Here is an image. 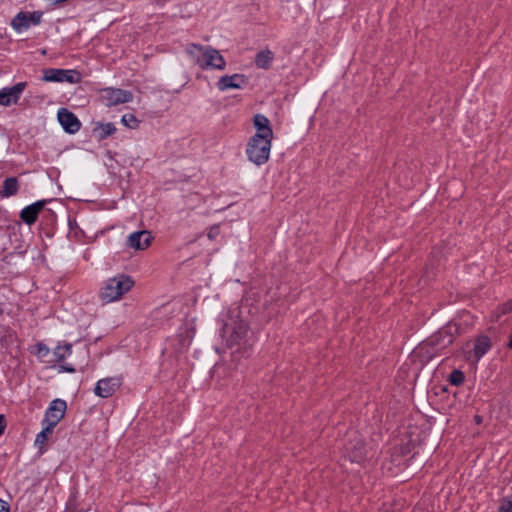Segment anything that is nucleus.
<instances>
[{
    "instance_id": "f257e3e1",
    "label": "nucleus",
    "mask_w": 512,
    "mask_h": 512,
    "mask_svg": "<svg viewBox=\"0 0 512 512\" xmlns=\"http://www.w3.org/2000/svg\"><path fill=\"white\" fill-rule=\"evenodd\" d=\"M195 65L202 70H224L226 61L218 50L210 46L190 43L185 48Z\"/></svg>"
},
{
    "instance_id": "f03ea898",
    "label": "nucleus",
    "mask_w": 512,
    "mask_h": 512,
    "mask_svg": "<svg viewBox=\"0 0 512 512\" xmlns=\"http://www.w3.org/2000/svg\"><path fill=\"white\" fill-rule=\"evenodd\" d=\"M134 286L133 279L125 274H118L107 279L100 291L99 298L103 303H111L120 300Z\"/></svg>"
},
{
    "instance_id": "7ed1b4c3",
    "label": "nucleus",
    "mask_w": 512,
    "mask_h": 512,
    "mask_svg": "<svg viewBox=\"0 0 512 512\" xmlns=\"http://www.w3.org/2000/svg\"><path fill=\"white\" fill-rule=\"evenodd\" d=\"M272 139L260 134H254L248 141L246 155L257 166L265 164L270 156Z\"/></svg>"
},
{
    "instance_id": "20e7f679",
    "label": "nucleus",
    "mask_w": 512,
    "mask_h": 512,
    "mask_svg": "<svg viewBox=\"0 0 512 512\" xmlns=\"http://www.w3.org/2000/svg\"><path fill=\"white\" fill-rule=\"evenodd\" d=\"M248 332L247 323L239 320L233 323H225L222 327L221 335L229 348L234 346L246 348L249 345Z\"/></svg>"
},
{
    "instance_id": "39448f33",
    "label": "nucleus",
    "mask_w": 512,
    "mask_h": 512,
    "mask_svg": "<svg viewBox=\"0 0 512 512\" xmlns=\"http://www.w3.org/2000/svg\"><path fill=\"white\" fill-rule=\"evenodd\" d=\"M43 12L42 11H33V12H24L20 11L17 13L13 19L11 20V27L18 33H21L31 26L39 25L42 21Z\"/></svg>"
},
{
    "instance_id": "423d86ee",
    "label": "nucleus",
    "mask_w": 512,
    "mask_h": 512,
    "mask_svg": "<svg viewBox=\"0 0 512 512\" xmlns=\"http://www.w3.org/2000/svg\"><path fill=\"white\" fill-rule=\"evenodd\" d=\"M45 82H67L77 84L81 81V74L72 69L48 68L43 71Z\"/></svg>"
},
{
    "instance_id": "0eeeda50",
    "label": "nucleus",
    "mask_w": 512,
    "mask_h": 512,
    "mask_svg": "<svg viewBox=\"0 0 512 512\" xmlns=\"http://www.w3.org/2000/svg\"><path fill=\"white\" fill-rule=\"evenodd\" d=\"M122 385L121 376L106 377L97 381L94 394L100 398L111 397Z\"/></svg>"
},
{
    "instance_id": "6e6552de",
    "label": "nucleus",
    "mask_w": 512,
    "mask_h": 512,
    "mask_svg": "<svg viewBox=\"0 0 512 512\" xmlns=\"http://www.w3.org/2000/svg\"><path fill=\"white\" fill-rule=\"evenodd\" d=\"M67 405L62 399H54L51 401L48 409L45 412V417L42 424H48L55 428L56 425L63 419Z\"/></svg>"
},
{
    "instance_id": "1a4fd4ad",
    "label": "nucleus",
    "mask_w": 512,
    "mask_h": 512,
    "mask_svg": "<svg viewBox=\"0 0 512 512\" xmlns=\"http://www.w3.org/2000/svg\"><path fill=\"white\" fill-rule=\"evenodd\" d=\"M103 99L106 106H116L132 101L133 94L130 91L119 88H106L104 89Z\"/></svg>"
},
{
    "instance_id": "9d476101",
    "label": "nucleus",
    "mask_w": 512,
    "mask_h": 512,
    "mask_svg": "<svg viewBox=\"0 0 512 512\" xmlns=\"http://www.w3.org/2000/svg\"><path fill=\"white\" fill-rule=\"evenodd\" d=\"M57 118L65 132L74 134L81 128V122L77 116L66 108L58 110Z\"/></svg>"
},
{
    "instance_id": "9b49d317",
    "label": "nucleus",
    "mask_w": 512,
    "mask_h": 512,
    "mask_svg": "<svg viewBox=\"0 0 512 512\" xmlns=\"http://www.w3.org/2000/svg\"><path fill=\"white\" fill-rule=\"evenodd\" d=\"M26 87V82H19L12 87H5L0 90V105L9 106L16 104Z\"/></svg>"
},
{
    "instance_id": "f8f14e48",
    "label": "nucleus",
    "mask_w": 512,
    "mask_h": 512,
    "mask_svg": "<svg viewBox=\"0 0 512 512\" xmlns=\"http://www.w3.org/2000/svg\"><path fill=\"white\" fill-rule=\"evenodd\" d=\"M247 83V78L243 74H233L221 76L217 82V88L220 91L228 89H240Z\"/></svg>"
},
{
    "instance_id": "ddd939ff",
    "label": "nucleus",
    "mask_w": 512,
    "mask_h": 512,
    "mask_svg": "<svg viewBox=\"0 0 512 512\" xmlns=\"http://www.w3.org/2000/svg\"><path fill=\"white\" fill-rule=\"evenodd\" d=\"M46 204V200H39L35 203L26 206L20 212L21 220L27 225H32L37 221L39 213L42 211Z\"/></svg>"
},
{
    "instance_id": "4468645a",
    "label": "nucleus",
    "mask_w": 512,
    "mask_h": 512,
    "mask_svg": "<svg viewBox=\"0 0 512 512\" xmlns=\"http://www.w3.org/2000/svg\"><path fill=\"white\" fill-rule=\"evenodd\" d=\"M151 240L152 236L149 231L133 232L128 237V246L136 250H143L150 245Z\"/></svg>"
},
{
    "instance_id": "2eb2a0df",
    "label": "nucleus",
    "mask_w": 512,
    "mask_h": 512,
    "mask_svg": "<svg viewBox=\"0 0 512 512\" xmlns=\"http://www.w3.org/2000/svg\"><path fill=\"white\" fill-rule=\"evenodd\" d=\"M346 454L351 462L361 463L366 457V449L364 443L361 440H356L354 443H349L346 446Z\"/></svg>"
},
{
    "instance_id": "dca6fc26",
    "label": "nucleus",
    "mask_w": 512,
    "mask_h": 512,
    "mask_svg": "<svg viewBox=\"0 0 512 512\" xmlns=\"http://www.w3.org/2000/svg\"><path fill=\"white\" fill-rule=\"evenodd\" d=\"M253 124L254 127L256 128L255 134H260L262 136H265V138L273 139V131L270 126V121L265 115L256 114L253 117Z\"/></svg>"
},
{
    "instance_id": "f3484780",
    "label": "nucleus",
    "mask_w": 512,
    "mask_h": 512,
    "mask_svg": "<svg viewBox=\"0 0 512 512\" xmlns=\"http://www.w3.org/2000/svg\"><path fill=\"white\" fill-rule=\"evenodd\" d=\"M274 59V53L269 50H261L255 56V65L261 69H269Z\"/></svg>"
},
{
    "instance_id": "a211bd4d",
    "label": "nucleus",
    "mask_w": 512,
    "mask_h": 512,
    "mask_svg": "<svg viewBox=\"0 0 512 512\" xmlns=\"http://www.w3.org/2000/svg\"><path fill=\"white\" fill-rule=\"evenodd\" d=\"M491 348V341L487 336L479 337L474 345V355L477 359L484 356Z\"/></svg>"
},
{
    "instance_id": "6ab92c4d",
    "label": "nucleus",
    "mask_w": 512,
    "mask_h": 512,
    "mask_svg": "<svg viewBox=\"0 0 512 512\" xmlns=\"http://www.w3.org/2000/svg\"><path fill=\"white\" fill-rule=\"evenodd\" d=\"M18 191V180L15 177L6 178L3 182V196L10 197Z\"/></svg>"
},
{
    "instance_id": "aec40b11",
    "label": "nucleus",
    "mask_w": 512,
    "mask_h": 512,
    "mask_svg": "<svg viewBox=\"0 0 512 512\" xmlns=\"http://www.w3.org/2000/svg\"><path fill=\"white\" fill-rule=\"evenodd\" d=\"M71 353H72V345L71 344L58 345L53 351L55 361L58 363H61L66 357L70 356Z\"/></svg>"
},
{
    "instance_id": "412c9836",
    "label": "nucleus",
    "mask_w": 512,
    "mask_h": 512,
    "mask_svg": "<svg viewBox=\"0 0 512 512\" xmlns=\"http://www.w3.org/2000/svg\"><path fill=\"white\" fill-rule=\"evenodd\" d=\"M99 133L100 139H105L116 132V127L113 123H99L95 127V130Z\"/></svg>"
},
{
    "instance_id": "4be33fe9",
    "label": "nucleus",
    "mask_w": 512,
    "mask_h": 512,
    "mask_svg": "<svg viewBox=\"0 0 512 512\" xmlns=\"http://www.w3.org/2000/svg\"><path fill=\"white\" fill-rule=\"evenodd\" d=\"M43 429L36 435L35 444L41 447L47 441L48 435L54 430L53 427L48 424H42Z\"/></svg>"
},
{
    "instance_id": "5701e85b",
    "label": "nucleus",
    "mask_w": 512,
    "mask_h": 512,
    "mask_svg": "<svg viewBox=\"0 0 512 512\" xmlns=\"http://www.w3.org/2000/svg\"><path fill=\"white\" fill-rule=\"evenodd\" d=\"M465 380V375L461 370L455 369L449 375L448 381L451 385L460 386Z\"/></svg>"
},
{
    "instance_id": "b1692460",
    "label": "nucleus",
    "mask_w": 512,
    "mask_h": 512,
    "mask_svg": "<svg viewBox=\"0 0 512 512\" xmlns=\"http://www.w3.org/2000/svg\"><path fill=\"white\" fill-rule=\"evenodd\" d=\"M121 122L123 123V125H125L128 128H131V129L137 128L138 124H139V121L135 117V115L134 114H130V113L124 114L122 116Z\"/></svg>"
},
{
    "instance_id": "393cba45",
    "label": "nucleus",
    "mask_w": 512,
    "mask_h": 512,
    "mask_svg": "<svg viewBox=\"0 0 512 512\" xmlns=\"http://www.w3.org/2000/svg\"><path fill=\"white\" fill-rule=\"evenodd\" d=\"M497 512H512V495L500 501Z\"/></svg>"
},
{
    "instance_id": "a878e982",
    "label": "nucleus",
    "mask_w": 512,
    "mask_h": 512,
    "mask_svg": "<svg viewBox=\"0 0 512 512\" xmlns=\"http://www.w3.org/2000/svg\"><path fill=\"white\" fill-rule=\"evenodd\" d=\"M36 349V354L40 358L46 357L50 352L49 348L43 343H38Z\"/></svg>"
},
{
    "instance_id": "bb28decb",
    "label": "nucleus",
    "mask_w": 512,
    "mask_h": 512,
    "mask_svg": "<svg viewBox=\"0 0 512 512\" xmlns=\"http://www.w3.org/2000/svg\"><path fill=\"white\" fill-rule=\"evenodd\" d=\"M220 234V226L219 225H213L209 228L207 237L210 240H215Z\"/></svg>"
},
{
    "instance_id": "cd10ccee",
    "label": "nucleus",
    "mask_w": 512,
    "mask_h": 512,
    "mask_svg": "<svg viewBox=\"0 0 512 512\" xmlns=\"http://www.w3.org/2000/svg\"><path fill=\"white\" fill-rule=\"evenodd\" d=\"M59 371L60 372H68V373H73L76 371L75 367L71 364H61L60 367H59Z\"/></svg>"
},
{
    "instance_id": "c85d7f7f",
    "label": "nucleus",
    "mask_w": 512,
    "mask_h": 512,
    "mask_svg": "<svg viewBox=\"0 0 512 512\" xmlns=\"http://www.w3.org/2000/svg\"><path fill=\"white\" fill-rule=\"evenodd\" d=\"M7 426L6 417L3 414H0V436L4 433Z\"/></svg>"
},
{
    "instance_id": "c756f323",
    "label": "nucleus",
    "mask_w": 512,
    "mask_h": 512,
    "mask_svg": "<svg viewBox=\"0 0 512 512\" xmlns=\"http://www.w3.org/2000/svg\"><path fill=\"white\" fill-rule=\"evenodd\" d=\"M9 511H10L9 504L6 501L0 499V512H9Z\"/></svg>"
}]
</instances>
